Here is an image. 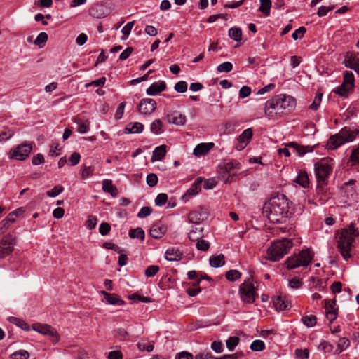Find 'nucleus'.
Returning a JSON list of instances; mask_svg holds the SVG:
<instances>
[{
  "label": "nucleus",
  "mask_w": 359,
  "mask_h": 359,
  "mask_svg": "<svg viewBox=\"0 0 359 359\" xmlns=\"http://www.w3.org/2000/svg\"><path fill=\"white\" fill-rule=\"evenodd\" d=\"M156 108V102L154 99L145 98L140 100L138 111L141 114L150 115Z\"/></svg>",
  "instance_id": "9d476101"
},
{
  "label": "nucleus",
  "mask_w": 359,
  "mask_h": 359,
  "mask_svg": "<svg viewBox=\"0 0 359 359\" xmlns=\"http://www.w3.org/2000/svg\"><path fill=\"white\" fill-rule=\"evenodd\" d=\"M166 84L163 81H159L153 83L147 89V94L148 95L154 96L165 90Z\"/></svg>",
  "instance_id": "412c9836"
},
{
  "label": "nucleus",
  "mask_w": 359,
  "mask_h": 359,
  "mask_svg": "<svg viewBox=\"0 0 359 359\" xmlns=\"http://www.w3.org/2000/svg\"><path fill=\"white\" fill-rule=\"evenodd\" d=\"M97 223V219L95 216H89L86 222V225L89 229H93L96 226Z\"/></svg>",
  "instance_id": "774afa93"
},
{
  "label": "nucleus",
  "mask_w": 359,
  "mask_h": 359,
  "mask_svg": "<svg viewBox=\"0 0 359 359\" xmlns=\"http://www.w3.org/2000/svg\"><path fill=\"white\" fill-rule=\"evenodd\" d=\"M201 280H198L196 285L193 287H189L187 290V294L190 297H194L197 295L201 292V288L198 287L200 283Z\"/></svg>",
  "instance_id": "680f3d73"
},
{
  "label": "nucleus",
  "mask_w": 359,
  "mask_h": 359,
  "mask_svg": "<svg viewBox=\"0 0 359 359\" xmlns=\"http://www.w3.org/2000/svg\"><path fill=\"white\" fill-rule=\"evenodd\" d=\"M240 341L238 337H230L226 341V347L230 351H233Z\"/></svg>",
  "instance_id": "09e8293b"
},
{
  "label": "nucleus",
  "mask_w": 359,
  "mask_h": 359,
  "mask_svg": "<svg viewBox=\"0 0 359 359\" xmlns=\"http://www.w3.org/2000/svg\"><path fill=\"white\" fill-rule=\"evenodd\" d=\"M345 65L359 74V55L348 53L345 59Z\"/></svg>",
  "instance_id": "f3484780"
},
{
  "label": "nucleus",
  "mask_w": 359,
  "mask_h": 359,
  "mask_svg": "<svg viewBox=\"0 0 359 359\" xmlns=\"http://www.w3.org/2000/svg\"><path fill=\"white\" fill-rule=\"evenodd\" d=\"M152 212V208L148 206L143 207L140 209L137 214L139 218H144Z\"/></svg>",
  "instance_id": "69168bd1"
},
{
  "label": "nucleus",
  "mask_w": 359,
  "mask_h": 359,
  "mask_svg": "<svg viewBox=\"0 0 359 359\" xmlns=\"http://www.w3.org/2000/svg\"><path fill=\"white\" fill-rule=\"evenodd\" d=\"M201 182L202 179L197 178L192 184V186L186 191L185 194L182 196V199L184 200V201H187L188 197L194 196L196 194H198L201 189Z\"/></svg>",
  "instance_id": "6ab92c4d"
},
{
  "label": "nucleus",
  "mask_w": 359,
  "mask_h": 359,
  "mask_svg": "<svg viewBox=\"0 0 359 359\" xmlns=\"http://www.w3.org/2000/svg\"><path fill=\"white\" fill-rule=\"evenodd\" d=\"M208 217V212L205 208H200L198 210L191 211L188 215L190 223L200 224Z\"/></svg>",
  "instance_id": "9b49d317"
},
{
  "label": "nucleus",
  "mask_w": 359,
  "mask_h": 359,
  "mask_svg": "<svg viewBox=\"0 0 359 359\" xmlns=\"http://www.w3.org/2000/svg\"><path fill=\"white\" fill-rule=\"evenodd\" d=\"M265 348V344L262 340H255L250 344L251 350L254 351H262Z\"/></svg>",
  "instance_id": "3c124183"
},
{
  "label": "nucleus",
  "mask_w": 359,
  "mask_h": 359,
  "mask_svg": "<svg viewBox=\"0 0 359 359\" xmlns=\"http://www.w3.org/2000/svg\"><path fill=\"white\" fill-rule=\"evenodd\" d=\"M147 183L150 187H153L156 185L158 182V177L156 174L150 173L147 176Z\"/></svg>",
  "instance_id": "bf43d9fd"
},
{
  "label": "nucleus",
  "mask_w": 359,
  "mask_h": 359,
  "mask_svg": "<svg viewBox=\"0 0 359 359\" xmlns=\"http://www.w3.org/2000/svg\"><path fill=\"white\" fill-rule=\"evenodd\" d=\"M313 255L311 248H303L298 253L287 258L285 261L286 268L290 270L300 266H307L311 264Z\"/></svg>",
  "instance_id": "20e7f679"
},
{
  "label": "nucleus",
  "mask_w": 359,
  "mask_h": 359,
  "mask_svg": "<svg viewBox=\"0 0 359 359\" xmlns=\"http://www.w3.org/2000/svg\"><path fill=\"white\" fill-rule=\"evenodd\" d=\"M350 346V341L346 337H341L339 339L337 344V351L341 353Z\"/></svg>",
  "instance_id": "49530a36"
},
{
  "label": "nucleus",
  "mask_w": 359,
  "mask_h": 359,
  "mask_svg": "<svg viewBox=\"0 0 359 359\" xmlns=\"http://www.w3.org/2000/svg\"><path fill=\"white\" fill-rule=\"evenodd\" d=\"M15 221V217L14 215V213H10L2 222V227L3 228H8L9 223H14Z\"/></svg>",
  "instance_id": "052dcab7"
},
{
  "label": "nucleus",
  "mask_w": 359,
  "mask_h": 359,
  "mask_svg": "<svg viewBox=\"0 0 359 359\" xmlns=\"http://www.w3.org/2000/svg\"><path fill=\"white\" fill-rule=\"evenodd\" d=\"M353 89V88L346 87V85L342 83L339 87L334 90V92L341 97H347Z\"/></svg>",
  "instance_id": "c9c22d12"
},
{
  "label": "nucleus",
  "mask_w": 359,
  "mask_h": 359,
  "mask_svg": "<svg viewBox=\"0 0 359 359\" xmlns=\"http://www.w3.org/2000/svg\"><path fill=\"white\" fill-rule=\"evenodd\" d=\"M9 321L24 330H29V325L23 320L15 317H10Z\"/></svg>",
  "instance_id": "c03bdc74"
},
{
  "label": "nucleus",
  "mask_w": 359,
  "mask_h": 359,
  "mask_svg": "<svg viewBox=\"0 0 359 359\" xmlns=\"http://www.w3.org/2000/svg\"><path fill=\"white\" fill-rule=\"evenodd\" d=\"M344 142L339 133L331 136L327 142L328 148L332 150L337 149Z\"/></svg>",
  "instance_id": "cd10ccee"
},
{
  "label": "nucleus",
  "mask_w": 359,
  "mask_h": 359,
  "mask_svg": "<svg viewBox=\"0 0 359 359\" xmlns=\"http://www.w3.org/2000/svg\"><path fill=\"white\" fill-rule=\"evenodd\" d=\"M101 294L109 304L118 306H123L125 304V302L116 294L109 293L104 290L101 291Z\"/></svg>",
  "instance_id": "aec40b11"
},
{
  "label": "nucleus",
  "mask_w": 359,
  "mask_h": 359,
  "mask_svg": "<svg viewBox=\"0 0 359 359\" xmlns=\"http://www.w3.org/2000/svg\"><path fill=\"white\" fill-rule=\"evenodd\" d=\"M302 322L307 327H313L316 324L317 318L314 315H308L302 317Z\"/></svg>",
  "instance_id": "4c0bfd02"
},
{
  "label": "nucleus",
  "mask_w": 359,
  "mask_h": 359,
  "mask_svg": "<svg viewBox=\"0 0 359 359\" xmlns=\"http://www.w3.org/2000/svg\"><path fill=\"white\" fill-rule=\"evenodd\" d=\"M174 88L178 93H184L187 90V83L184 81H178L175 83Z\"/></svg>",
  "instance_id": "e2e57ef3"
},
{
  "label": "nucleus",
  "mask_w": 359,
  "mask_h": 359,
  "mask_svg": "<svg viewBox=\"0 0 359 359\" xmlns=\"http://www.w3.org/2000/svg\"><path fill=\"white\" fill-rule=\"evenodd\" d=\"M182 255L179 248H168L165 252V258L169 262L179 261Z\"/></svg>",
  "instance_id": "5701e85b"
},
{
  "label": "nucleus",
  "mask_w": 359,
  "mask_h": 359,
  "mask_svg": "<svg viewBox=\"0 0 359 359\" xmlns=\"http://www.w3.org/2000/svg\"><path fill=\"white\" fill-rule=\"evenodd\" d=\"M10 358L11 359H29V353L25 350H19L13 353Z\"/></svg>",
  "instance_id": "de8ad7c7"
},
{
  "label": "nucleus",
  "mask_w": 359,
  "mask_h": 359,
  "mask_svg": "<svg viewBox=\"0 0 359 359\" xmlns=\"http://www.w3.org/2000/svg\"><path fill=\"white\" fill-rule=\"evenodd\" d=\"M14 135V132L11 129H6L0 133V142H6Z\"/></svg>",
  "instance_id": "13d9d810"
},
{
  "label": "nucleus",
  "mask_w": 359,
  "mask_h": 359,
  "mask_svg": "<svg viewBox=\"0 0 359 359\" xmlns=\"http://www.w3.org/2000/svg\"><path fill=\"white\" fill-rule=\"evenodd\" d=\"M322 97H323V93H318L316 95V96L313 99V101L310 106V109H311L313 111H316L320 105V103L322 101Z\"/></svg>",
  "instance_id": "603ef678"
},
{
  "label": "nucleus",
  "mask_w": 359,
  "mask_h": 359,
  "mask_svg": "<svg viewBox=\"0 0 359 359\" xmlns=\"http://www.w3.org/2000/svg\"><path fill=\"white\" fill-rule=\"evenodd\" d=\"M203 229L202 227H196L190 231L189 238L193 242H196V247H209L210 243L205 240L202 239L203 236Z\"/></svg>",
  "instance_id": "6e6552de"
},
{
  "label": "nucleus",
  "mask_w": 359,
  "mask_h": 359,
  "mask_svg": "<svg viewBox=\"0 0 359 359\" xmlns=\"http://www.w3.org/2000/svg\"><path fill=\"white\" fill-rule=\"evenodd\" d=\"M301 244V241L298 238L277 239L273 241L271 247H295Z\"/></svg>",
  "instance_id": "2eb2a0df"
},
{
  "label": "nucleus",
  "mask_w": 359,
  "mask_h": 359,
  "mask_svg": "<svg viewBox=\"0 0 359 359\" xmlns=\"http://www.w3.org/2000/svg\"><path fill=\"white\" fill-rule=\"evenodd\" d=\"M128 298L132 300L139 301L144 303L151 302L152 300L148 297L141 296L137 293H134L128 296Z\"/></svg>",
  "instance_id": "6e6d98bb"
},
{
  "label": "nucleus",
  "mask_w": 359,
  "mask_h": 359,
  "mask_svg": "<svg viewBox=\"0 0 359 359\" xmlns=\"http://www.w3.org/2000/svg\"><path fill=\"white\" fill-rule=\"evenodd\" d=\"M48 34L46 32H41L37 36L36 39H35L34 43L36 46H38L39 48H43L47 40H48Z\"/></svg>",
  "instance_id": "37998d69"
},
{
  "label": "nucleus",
  "mask_w": 359,
  "mask_h": 359,
  "mask_svg": "<svg viewBox=\"0 0 359 359\" xmlns=\"http://www.w3.org/2000/svg\"><path fill=\"white\" fill-rule=\"evenodd\" d=\"M288 199L283 194L271 197L263 207V212L271 223H285L292 215Z\"/></svg>",
  "instance_id": "f257e3e1"
},
{
  "label": "nucleus",
  "mask_w": 359,
  "mask_h": 359,
  "mask_svg": "<svg viewBox=\"0 0 359 359\" xmlns=\"http://www.w3.org/2000/svg\"><path fill=\"white\" fill-rule=\"evenodd\" d=\"M288 252L287 248H267L264 257L271 262H277Z\"/></svg>",
  "instance_id": "f8f14e48"
},
{
  "label": "nucleus",
  "mask_w": 359,
  "mask_h": 359,
  "mask_svg": "<svg viewBox=\"0 0 359 359\" xmlns=\"http://www.w3.org/2000/svg\"><path fill=\"white\" fill-rule=\"evenodd\" d=\"M160 268L157 265H151L149 266L144 271V275L148 277H154L157 274V273L159 271Z\"/></svg>",
  "instance_id": "8fccbe9b"
},
{
  "label": "nucleus",
  "mask_w": 359,
  "mask_h": 359,
  "mask_svg": "<svg viewBox=\"0 0 359 359\" xmlns=\"http://www.w3.org/2000/svg\"><path fill=\"white\" fill-rule=\"evenodd\" d=\"M114 337L121 341H129L130 338V334L124 328L118 327L113 331Z\"/></svg>",
  "instance_id": "7c9ffc66"
},
{
  "label": "nucleus",
  "mask_w": 359,
  "mask_h": 359,
  "mask_svg": "<svg viewBox=\"0 0 359 359\" xmlns=\"http://www.w3.org/2000/svg\"><path fill=\"white\" fill-rule=\"evenodd\" d=\"M64 190V188L61 185H56L51 190L48 191L46 192V194L49 197H56L58 196L60 193H62Z\"/></svg>",
  "instance_id": "864d4df0"
},
{
  "label": "nucleus",
  "mask_w": 359,
  "mask_h": 359,
  "mask_svg": "<svg viewBox=\"0 0 359 359\" xmlns=\"http://www.w3.org/2000/svg\"><path fill=\"white\" fill-rule=\"evenodd\" d=\"M294 182L304 188L309 187V179L307 172L304 170H300Z\"/></svg>",
  "instance_id": "bb28decb"
},
{
  "label": "nucleus",
  "mask_w": 359,
  "mask_h": 359,
  "mask_svg": "<svg viewBox=\"0 0 359 359\" xmlns=\"http://www.w3.org/2000/svg\"><path fill=\"white\" fill-rule=\"evenodd\" d=\"M163 123L160 119L154 120L150 126V130L155 135H159L163 133Z\"/></svg>",
  "instance_id": "72a5a7b5"
},
{
  "label": "nucleus",
  "mask_w": 359,
  "mask_h": 359,
  "mask_svg": "<svg viewBox=\"0 0 359 359\" xmlns=\"http://www.w3.org/2000/svg\"><path fill=\"white\" fill-rule=\"evenodd\" d=\"M240 297L245 303H253L257 294L255 292V287L250 280H245L239 287Z\"/></svg>",
  "instance_id": "423d86ee"
},
{
  "label": "nucleus",
  "mask_w": 359,
  "mask_h": 359,
  "mask_svg": "<svg viewBox=\"0 0 359 359\" xmlns=\"http://www.w3.org/2000/svg\"><path fill=\"white\" fill-rule=\"evenodd\" d=\"M209 262L212 267H220L225 264L224 256L222 254L211 256L209 259Z\"/></svg>",
  "instance_id": "2f4dec72"
},
{
  "label": "nucleus",
  "mask_w": 359,
  "mask_h": 359,
  "mask_svg": "<svg viewBox=\"0 0 359 359\" xmlns=\"http://www.w3.org/2000/svg\"><path fill=\"white\" fill-rule=\"evenodd\" d=\"M333 160L323 158L315 163V174L317 180L316 190L318 194H323L324 187L327 184L328 176L332 171Z\"/></svg>",
  "instance_id": "7ed1b4c3"
},
{
  "label": "nucleus",
  "mask_w": 359,
  "mask_h": 359,
  "mask_svg": "<svg viewBox=\"0 0 359 359\" xmlns=\"http://www.w3.org/2000/svg\"><path fill=\"white\" fill-rule=\"evenodd\" d=\"M167 201H168V196H167V194H164V193H161V194H158L157 196L156 197V198H155V204L157 206H162L164 204H165Z\"/></svg>",
  "instance_id": "4d7b16f0"
},
{
  "label": "nucleus",
  "mask_w": 359,
  "mask_h": 359,
  "mask_svg": "<svg viewBox=\"0 0 359 359\" xmlns=\"http://www.w3.org/2000/svg\"><path fill=\"white\" fill-rule=\"evenodd\" d=\"M359 235V231L355 228L353 224L348 228L343 229L337 235L338 247H351L355 237Z\"/></svg>",
  "instance_id": "39448f33"
},
{
  "label": "nucleus",
  "mask_w": 359,
  "mask_h": 359,
  "mask_svg": "<svg viewBox=\"0 0 359 359\" xmlns=\"http://www.w3.org/2000/svg\"><path fill=\"white\" fill-rule=\"evenodd\" d=\"M166 154V146L162 144L155 148L151 156V161H161Z\"/></svg>",
  "instance_id": "c85d7f7f"
},
{
  "label": "nucleus",
  "mask_w": 359,
  "mask_h": 359,
  "mask_svg": "<svg viewBox=\"0 0 359 359\" xmlns=\"http://www.w3.org/2000/svg\"><path fill=\"white\" fill-rule=\"evenodd\" d=\"M354 76L352 72L346 71L344 73V81L343 83L346 85V87L348 88H353L354 87Z\"/></svg>",
  "instance_id": "ea45409f"
},
{
  "label": "nucleus",
  "mask_w": 359,
  "mask_h": 359,
  "mask_svg": "<svg viewBox=\"0 0 359 359\" xmlns=\"http://www.w3.org/2000/svg\"><path fill=\"white\" fill-rule=\"evenodd\" d=\"M274 306L278 311H284L287 309L289 304L283 298L278 297L274 301Z\"/></svg>",
  "instance_id": "58836bf2"
},
{
  "label": "nucleus",
  "mask_w": 359,
  "mask_h": 359,
  "mask_svg": "<svg viewBox=\"0 0 359 359\" xmlns=\"http://www.w3.org/2000/svg\"><path fill=\"white\" fill-rule=\"evenodd\" d=\"M306 32V28L304 27H300L296 29L292 34V37L294 40H297L299 38H302Z\"/></svg>",
  "instance_id": "338daca9"
},
{
  "label": "nucleus",
  "mask_w": 359,
  "mask_h": 359,
  "mask_svg": "<svg viewBox=\"0 0 359 359\" xmlns=\"http://www.w3.org/2000/svg\"><path fill=\"white\" fill-rule=\"evenodd\" d=\"M134 23H135V21L129 22L123 27L121 32L125 36V37L123 38L124 39H127L128 36H129V34L133 27Z\"/></svg>",
  "instance_id": "0e129e2a"
},
{
  "label": "nucleus",
  "mask_w": 359,
  "mask_h": 359,
  "mask_svg": "<svg viewBox=\"0 0 359 359\" xmlns=\"http://www.w3.org/2000/svg\"><path fill=\"white\" fill-rule=\"evenodd\" d=\"M240 164L236 161H229L219 167V173L224 179H228L231 175H234L233 170L239 169Z\"/></svg>",
  "instance_id": "4468645a"
},
{
  "label": "nucleus",
  "mask_w": 359,
  "mask_h": 359,
  "mask_svg": "<svg viewBox=\"0 0 359 359\" xmlns=\"http://www.w3.org/2000/svg\"><path fill=\"white\" fill-rule=\"evenodd\" d=\"M259 1L261 4L259 11L262 13H263L266 16L269 15L270 8L272 5L271 0H259Z\"/></svg>",
  "instance_id": "a19ab883"
},
{
  "label": "nucleus",
  "mask_w": 359,
  "mask_h": 359,
  "mask_svg": "<svg viewBox=\"0 0 359 359\" xmlns=\"http://www.w3.org/2000/svg\"><path fill=\"white\" fill-rule=\"evenodd\" d=\"M1 245L4 247H13L18 245V240L12 235H7L2 239Z\"/></svg>",
  "instance_id": "e433bc0d"
},
{
  "label": "nucleus",
  "mask_w": 359,
  "mask_h": 359,
  "mask_svg": "<svg viewBox=\"0 0 359 359\" xmlns=\"http://www.w3.org/2000/svg\"><path fill=\"white\" fill-rule=\"evenodd\" d=\"M226 278L231 282H234L241 277V273L236 269H231L228 271L225 274Z\"/></svg>",
  "instance_id": "79ce46f5"
},
{
  "label": "nucleus",
  "mask_w": 359,
  "mask_h": 359,
  "mask_svg": "<svg viewBox=\"0 0 359 359\" xmlns=\"http://www.w3.org/2000/svg\"><path fill=\"white\" fill-rule=\"evenodd\" d=\"M339 133L340 134L343 142L344 144L346 142H350L353 141L355 139L357 135L358 134V130H351L350 129L344 128Z\"/></svg>",
  "instance_id": "393cba45"
},
{
  "label": "nucleus",
  "mask_w": 359,
  "mask_h": 359,
  "mask_svg": "<svg viewBox=\"0 0 359 359\" xmlns=\"http://www.w3.org/2000/svg\"><path fill=\"white\" fill-rule=\"evenodd\" d=\"M32 329L40 334L55 337L57 341L59 340L60 336L57 330L48 324L35 323L33 324Z\"/></svg>",
  "instance_id": "1a4fd4ad"
},
{
  "label": "nucleus",
  "mask_w": 359,
  "mask_h": 359,
  "mask_svg": "<svg viewBox=\"0 0 359 359\" xmlns=\"http://www.w3.org/2000/svg\"><path fill=\"white\" fill-rule=\"evenodd\" d=\"M168 121L177 126H183L186 122V116L177 111H174L167 116Z\"/></svg>",
  "instance_id": "a211bd4d"
},
{
  "label": "nucleus",
  "mask_w": 359,
  "mask_h": 359,
  "mask_svg": "<svg viewBox=\"0 0 359 359\" xmlns=\"http://www.w3.org/2000/svg\"><path fill=\"white\" fill-rule=\"evenodd\" d=\"M229 36L236 41L241 40L242 31L239 27H232L229 30Z\"/></svg>",
  "instance_id": "f704fd0d"
},
{
  "label": "nucleus",
  "mask_w": 359,
  "mask_h": 359,
  "mask_svg": "<svg viewBox=\"0 0 359 359\" xmlns=\"http://www.w3.org/2000/svg\"><path fill=\"white\" fill-rule=\"evenodd\" d=\"M102 189L104 192L110 194L112 197H116L118 194V189L113 184L111 180L102 181Z\"/></svg>",
  "instance_id": "a878e982"
},
{
  "label": "nucleus",
  "mask_w": 359,
  "mask_h": 359,
  "mask_svg": "<svg viewBox=\"0 0 359 359\" xmlns=\"http://www.w3.org/2000/svg\"><path fill=\"white\" fill-rule=\"evenodd\" d=\"M166 226L161 223L154 224L150 229V235L156 239L161 238L166 231Z\"/></svg>",
  "instance_id": "4be33fe9"
},
{
  "label": "nucleus",
  "mask_w": 359,
  "mask_h": 359,
  "mask_svg": "<svg viewBox=\"0 0 359 359\" xmlns=\"http://www.w3.org/2000/svg\"><path fill=\"white\" fill-rule=\"evenodd\" d=\"M335 300H325V309L327 320L332 323L337 317V309L334 307Z\"/></svg>",
  "instance_id": "dca6fc26"
},
{
  "label": "nucleus",
  "mask_w": 359,
  "mask_h": 359,
  "mask_svg": "<svg viewBox=\"0 0 359 359\" xmlns=\"http://www.w3.org/2000/svg\"><path fill=\"white\" fill-rule=\"evenodd\" d=\"M32 150V143H22L10 151V158L18 161H24L28 157Z\"/></svg>",
  "instance_id": "0eeeda50"
},
{
  "label": "nucleus",
  "mask_w": 359,
  "mask_h": 359,
  "mask_svg": "<svg viewBox=\"0 0 359 359\" xmlns=\"http://www.w3.org/2000/svg\"><path fill=\"white\" fill-rule=\"evenodd\" d=\"M213 147L214 143L212 142L200 143L194 148L193 154L199 157L206 154Z\"/></svg>",
  "instance_id": "b1692460"
},
{
  "label": "nucleus",
  "mask_w": 359,
  "mask_h": 359,
  "mask_svg": "<svg viewBox=\"0 0 359 359\" xmlns=\"http://www.w3.org/2000/svg\"><path fill=\"white\" fill-rule=\"evenodd\" d=\"M253 135L252 130L248 128L245 130L238 137V143L236 145V149L238 151L243 150L249 143Z\"/></svg>",
  "instance_id": "ddd939ff"
},
{
  "label": "nucleus",
  "mask_w": 359,
  "mask_h": 359,
  "mask_svg": "<svg viewBox=\"0 0 359 359\" xmlns=\"http://www.w3.org/2000/svg\"><path fill=\"white\" fill-rule=\"evenodd\" d=\"M233 69V65L230 62H224L217 66V70L219 72H229Z\"/></svg>",
  "instance_id": "5fc2aeb1"
},
{
  "label": "nucleus",
  "mask_w": 359,
  "mask_h": 359,
  "mask_svg": "<svg viewBox=\"0 0 359 359\" xmlns=\"http://www.w3.org/2000/svg\"><path fill=\"white\" fill-rule=\"evenodd\" d=\"M296 100L287 95H278L265 104L264 113L269 119H278L294 109Z\"/></svg>",
  "instance_id": "f03ea898"
},
{
  "label": "nucleus",
  "mask_w": 359,
  "mask_h": 359,
  "mask_svg": "<svg viewBox=\"0 0 359 359\" xmlns=\"http://www.w3.org/2000/svg\"><path fill=\"white\" fill-rule=\"evenodd\" d=\"M104 6L100 4H95L89 8V14L95 18H100L104 17Z\"/></svg>",
  "instance_id": "c756f323"
},
{
  "label": "nucleus",
  "mask_w": 359,
  "mask_h": 359,
  "mask_svg": "<svg viewBox=\"0 0 359 359\" xmlns=\"http://www.w3.org/2000/svg\"><path fill=\"white\" fill-rule=\"evenodd\" d=\"M129 236L132 238H140L143 240L144 238V231L140 227L129 231Z\"/></svg>",
  "instance_id": "a18cd8bd"
},
{
  "label": "nucleus",
  "mask_w": 359,
  "mask_h": 359,
  "mask_svg": "<svg viewBox=\"0 0 359 359\" xmlns=\"http://www.w3.org/2000/svg\"><path fill=\"white\" fill-rule=\"evenodd\" d=\"M144 126L140 122L130 123L126 127L128 133H140L142 132Z\"/></svg>",
  "instance_id": "473e14b6"
}]
</instances>
